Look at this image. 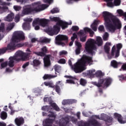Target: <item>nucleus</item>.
<instances>
[{
    "instance_id": "nucleus-40",
    "label": "nucleus",
    "mask_w": 126,
    "mask_h": 126,
    "mask_svg": "<svg viewBox=\"0 0 126 126\" xmlns=\"http://www.w3.org/2000/svg\"><path fill=\"white\" fill-rule=\"evenodd\" d=\"M61 68H62V67L59 65H55L54 66V69L56 72H58V73H60V72L61 71Z\"/></svg>"
},
{
    "instance_id": "nucleus-16",
    "label": "nucleus",
    "mask_w": 126,
    "mask_h": 126,
    "mask_svg": "<svg viewBox=\"0 0 126 126\" xmlns=\"http://www.w3.org/2000/svg\"><path fill=\"white\" fill-rule=\"evenodd\" d=\"M56 25L59 27H62V29L63 30L65 29V28H67L68 24L66 22H63V21H60L57 23Z\"/></svg>"
},
{
    "instance_id": "nucleus-8",
    "label": "nucleus",
    "mask_w": 126,
    "mask_h": 126,
    "mask_svg": "<svg viewBox=\"0 0 126 126\" xmlns=\"http://www.w3.org/2000/svg\"><path fill=\"white\" fill-rule=\"evenodd\" d=\"M23 55H24V53L19 50L16 52L15 56L10 57L9 58L8 63V66L9 67H13V66H14V63H19V62L21 61V59L18 58V57L22 58Z\"/></svg>"
},
{
    "instance_id": "nucleus-48",
    "label": "nucleus",
    "mask_w": 126,
    "mask_h": 126,
    "mask_svg": "<svg viewBox=\"0 0 126 126\" xmlns=\"http://www.w3.org/2000/svg\"><path fill=\"white\" fill-rule=\"evenodd\" d=\"M109 38V33L108 32H105L103 36V41H108V38Z\"/></svg>"
},
{
    "instance_id": "nucleus-34",
    "label": "nucleus",
    "mask_w": 126,
    "mask_h": 126,
    "mask_svg": "<svg viewBox=\"0 0 126 126\" xmlns=\"http://www.w3.org/2000/svg\"><path fill=\"white\" fill-rule=\"evenodd\" d=\"M44 85H45V86H49V87H50L51 88H55V86L52 82H45L44 83Z\"/></svg>"
},
{
    "instance_id": "nucleus-14",
    "label": "nucleus",
    "mask_w": 126,
    "mask_h": 126,
    "mask_svg": "<svg viewBox=\"0 0 126 126\" xmlns=\"http://www.w3.org/2000/svg\"><path fill=\"white\" fill-rule=\"evenodd\" d=\"M114 118L117 119L120 124H126V116L123 119V117L121 114L118 113H115L114 114Z\"/></svg>"
},
{
    "instance_id": "nucleus-38",
    "label": "nucleus",
    "mask_w": 126,
    "mask_h": 126,
    "mask_svg": "<svg viewBox=\"0 0 126 126\" xmlns=\"http://www.w3.org/2000/svg\"><path fill=\"white\" fill-rule=\"evenodd\" d=\"M44 102H49V104L51 105L53 103V100H52L51 97H45L44 98Z\"/></svg>"
},
{
    "instance_id": "nucleus-15",
    "label": "nucleus",
    "mask_w": 126,
    "mask_h": 126,
    "mask_svg": "<svg viewBox=\"0 0 126 126\" xmlns=\"http://www.w3.org/2000/svg\"><path fill=\"white\" fill-rule=\"evenodd\" d=\"M25 123V120L23 117H17L15 119V124L17 126H22Z\"/></svg>"
},
{
    "instance_id": "nucleus-57",
    "label": "nucleus",
    "mask_w": 126,
    "mask_h": 126,
    "mask_svg": "<svg viewBox=\"0 0 126 126\" xmlns=\"http://www.w3.org/2000/svg\"><path fill=\"white\" fill-rule=\"evenodd\" d=\"M81 51V48L77 47L75 50L76 55H79Z\"/></svg>"
},
{
    "instance_id": "nucleus-24",
    "label": "nucleus",
    "mask_w": 126,
    "mask_h": 126,
    "mask_svg": "<svg viewBox=\"0 0 126 126\" xmlns=\"http://www.w3.org/2000/svg\"><path fill=\"white\" fill-rule=\"evenodd\" d=\"M119 64H122V63L120 62H117L116 60H112L111 62V65L112 67H114V68H118Z\"/></svg>"
},
{
    "instance_id": "nucleus-56",
    "label": "nucleus",
    "mask_w": 126,
    "mask_h": 126,
    "mask_svg": "<svg viewBox=\"0 0 126 126\" xmlns=\"http://www.w3.org/2000/svg\"><path fill=\"white\" fill-rule=\"evenodd\" d=\"M50 41L48 38H44L41 40V43H50Z\"/></svg>"
},
{
    "instance_id": "nucleus-21",
    "label": "nucleus",
    "mask_w": 126,
    "mask_h": 126,
    "mask_svg": "<svg viewBox=\"0 0 126 126\" xmlns=\"http://www.w3.org/2000/svg\"><path fill=\"white\" fill-rule=\"evenodd\" d=\"M32 21H33V19H32L31 18L26 19L25 20V21L26 23H24L23 24V28H27V26H28V27H30V24L29 23L32 22Z\"/></svg>"
},
{
    "instance_id": "nucleus-49",
    "label": "nucleus",
    "mask_w": 126,
    "mask_h": 126,
    "mask_svg": "<svg viewBox=\"0 0 126 126\" xmlns=\"http://www.w3.org/2000/svg\"><path fill=\"white\" fill-rule=\"evenodd\" d=\"M117 51H121V49L123 48V44L122 43H118L116 45Z\"/></svg>"
},
{
    "instance_id": "nucleus-10",
    "label": "nucleus",
    "mask_w": 126,
    "mask_h": 126,
    "mask_svg": "<svg viewBox=\"0 0 126 126\" xmlns=\"http://www.w3.org/2000/svg\"><path fill=\"white\" fill-rule=\"evenodd\" d=\"M94 118L95 119H97L98 120H101V121H104L105 122V124H107L108 123L109 124H111L113 123V117L108 116L107 114H101L100 115V117L99 115H95Z\"/></svg>"
},
{
    "instance_id": "nucleus-52",
    "label": "nucleus",
    "mask_w": 126,
    "mask_h": 126,
    "mask_svg": "<svg viewBox=\"0 0 126 126\" xmlns=\"http://www.w3.org/2000/svg\"><path fill=\"white\" fill-rule=\"evenodd\" d=\"M15 22L17 23V22H19L20 21V16L19 15H17L15 16Z\"/></svg>"
},
{
    "instance_id": "nucleus-45",
    "label": "nucleus",
    "mask_w": 126,
    "mask_h": 126,
    "mask_svg": "<svg viewBox=\"0 0 126 126\" xmlns=\"http://www.w3.org/2000/svg\"><path fill=\"white\" fill-rule=\"evenodd\" d=\"M59 12H60V10L58 8H54L51 10V13H52V14H54V13H58Z\"/></svg>"
},
{
    "instance_id": "nucleus-55",
    "label": "nucleus",
    "mask_w": 126,
    "mask_h": 126,
    "mask_svg": "<svg viewBox=\"0 0 126 126\" xmlns=\"http://www.w3.org/2000/svg\"><path fill=\"white\" fill-rule=\"evenodd\" d=\"M117 12L120 16H123L124 14H125V12H124V11H123L121 9H118L117 10Z\"/></svg>"
},
{
    "instance_id": "nucleus-59",
    "label": "nucleus",
    "mask_w": 126,
    "mask_h": 126,
    "mask_svg": "<svg viewBox=\"0 0 126 126\" xmlns=\"http://www.w3.org/2000/svg\"><path fill=\"white\" fill-rule=\"evenodd\" d=\"M91 27L92 28V29L94 31V32H96L97 31V26H94V25H91Z\"/></svg>"
},
{
    "instance_id": "nucleus-3",
    "label": "nucleus",
    "mask_w": 126,
    "mask_h": 126,
    "mask_svg": "<svg viewBox=\"0 0 126 126\" xmlns=\"http://www.w3.org/2000/svg\"><path fill=\"white\" fill-rule=\"evenodd\" d=\"M48 7V4H40L39 2H35L31 4L24 6L23 8L22 14L23 15H28L32 14V13H38V12L46 9Z\"/></svg>"
},
{
    "instance_id": "nucleus-22",
    "label": "nucleus",
    "mask_w": 126,
    "mask_h": 126,
    "mask_svg": "<svg viewBox=\"0 0 126 126\" xmlns=\"http://www.w3.org/2000/svg\"><path fill=\"white\" fill-rule=\"evenodd\" d=\"M42 116H43V117L47 116L48 118H53V119L57 118V115H56L54 112H49V113L48 112H42Z\"/></svg>"
},
{
    "instance_id": "nucleus-29",
    "label": "nucleus",
    "mask_w": 126,
    "mask_h": 126,
    "mask_svg": "<svg viewBox=\"0 0 126 126\" xmlns=\"http://www.w3.org/2000/svg\"><path fill=\"white\" fill-rule=\"evenodd\" d=\"M57 76H58L45 74L44 75V76L43 77V78L44 80H46L47 79H52V78H55V77H57Z\"/></svg>"
},
{
    "instance_id": "nucleus-18",
    "label": "nucleus",
    "mask_w": 126,
    "mask_h": 126,
    "mask_svg": "<svg viewBox=\"0 0 126 126\" xmlns=\"http://www.w3.org/2000/svg\"><path fill=\"white\" fill-rule=\"evenodd\" d=\"M56 120V118H54V119H51L49 118H47L45 120V125L43 126H52L54 122Z\"/></svg>"
},
{
    "instance_id": "nucleus-32",
    "label": "nucleus",
    "mask_w": 126,
    "mask_h": 126,
    "mask_svg": "<svg viewBox=\"0 0 126 126\" xmlns=\"http://www.w3.org/2000/svg\"><path fill=\"white\" fill-rule=\"evenodd\" d=\"M8 63H9V62L5 61L4 62L1 63L0 64V69H2L3 68H5V67H6L7 65H8Z\"/></svg>"
},
{
    "instance_id": "nucleus-13",
    "label": "nucleus",
    "mask_w": 126,
    "mask_h": 126,
    "mask_svg": "<svg viewBox=\"0 0 126 126\" xmlns=\"http://www.w3.org/2000/svg\"><path fill=\"white\" fill-rule=\"evenodd\" d=\"M64 77L70 79L66 80V83H69L70 84H75V82H77L79 80L76 76L73 77L72 76L65 75Z\"/></svg>"
},
{
    "instance_id": "nucleus-51",
    "label": "nucleus",
    "mask_w": 126,
    "mask_h": 126,
    "mask_svg": "<svg viewBox=\"0 0 126 126\" xmlns=\"http://www.w3.org/2000/svg\"><path fill=\"white\" fill-rule=\"evenodd\" d=\"M4 31V23H2L0 25V32H3Z\"/></svg>"
},
{
    "instance_id": "nucleus-5",
    "label": "nucleus",
    "mask_w": 126,
    "mask_h": 126,
    "mask_svg": "<svg viewBox=\"0 0 126 126\" xmlns=\"http://www.w3.org/2000/svg\"><path fill=\"white\" fill-rule=\"evenodd\" d=\"M41 51L42 52H33V54H35V55H36V56H38L39 57H44L43 59L44 66L46 67H48V66H50L51 65V60H50V59H51L52 55H46V54L48 53V48H47V47L46 46H43L41 48Z\"/></svg>"
},
{
    "instance_id": "nucleus-23",
    "label": "nucleus",
    "mask_w": 126,
    "mask_h": 126,
    "mask_svg": "<svg viewBox=\"0 0 126 126\" xmlns=\"http://www.w3.org/2000/svg\"><path fill=\"white\" fill-rule=\"evenodd\" d=\"M10 45H7V47H5L1 49H0V55H2L6 52V51H8V50H12L11 48L10 47Z\"/></svg>"
},
{
    "instance_id": "nucleus-63",
    "label": "nucleus",
    "mask_w": 126,
    "mask_h": 126,
    "mask_svg": "<svg viewBox=\"0 0 126 126\" xmlns=\"http://www.w3.org/2000/svg\"><path fill=\"white\" fill-rule=\"evenodd\" d=\"M99 21L98 20H94V23L92 24L93 25H94L95 26H98V25L99 24Z\"/></svg>"
},
{
    "instance_id": "nucleus-4",
    "label": "nucleus",
    "mask_w": 126,
    "mask_h": 126,
    "mask_svg": "<svg viewBox=\"0 0 126 126\" xmlns=\"http://www.w3.org/2000/svg\"><path fill=\"white\" fill-rule=\"evenodd\" d=\"M95 44L97 45L98 47H101V46L103 45V40L102 39V37L97 36L96 40L91 38L88 40L86 43L85 50L88 54L94 55L95 53L94 51L97 50Z\"/></svg>"
},
{
    "instance_id": "nucleus-44",
    "label": "nucleus",
    "mask_w": 126,
    "mask_h": 126,
    "mask_svg": "<svg viewBox=\"0 0 126 126\" xmlns=\"http://www.w3.org/2000/svg\"><path fill=\"white\" fill-rule=\"evenodd\" d=\"M41 22V19H39V18L36 19L34 21L32 22V25L33 26H35V25H37L38 23H40Z\"/></svg>"
},
{
    "instance_id": "nucleus-50",
    "label": "nucleus",
    "mask_w": 126,
    "mask_h": 126,
    "mask_svg": "<svg viewBox=\"0 0 126 126\" xmlns=\"http://www.w3.org/2000/svg\"><path fill=\"white\" fill-rule=\"evenodd\" d=\"M114 4L115 6H118L121 4V0H114Z\"/></svg>"
},
{
    "instance_id": "nucleus-60",
    "label": "nucleus",
    "mask_w": 126,
    "mask_h": 126,
    "mask_svg": "<svg viewBox=\"0 0 126 126\" xmlns=\"http://www.w3.org/2000/svg\"><path fill=\"white\" fill-rule=\"evenodd\" d=\"M107 5L109 7H113V6H114V3L112 2L108 1L107 3Z\"/></svg>"
},
{
    "instance_id": "nucleus-7",
    "label": "nucleus",
    "mask_w": 126,
    "mask_h": 126,
    "mask_svg": "<svg viewBox=\"0 0 126 126\" xmlns=\"http://www.w3.org/2000/svg\"><path fill=\"white\" fill-rule=\"evenodd\" d=\"M112 83V79L105 78L100 79L98 80V82H94L93 84L98 88V92L99 93H103V89L102 88H105V87H109L111 85ZM102 87V88H101Z\"/></svg>"
},
{
    "instance_id": "nucleus-2",
    "label": "nucleus",
    "mask_w": 126,
    "mask_h": 126,
    "mask_svg": "<svg viewBox=\"0 0 126 126\" xmlns=\"http://www.w3.org/2000/svg\"><path fill=\"white\" fill-rule=\"evenodd\" d=\"M92 63H93L92 57L85 55H83L81 60L74 64V66L72 65L71 60L69 59L68 60L69 65L73 69L75 73H80L82 72L83 70H85L86 69L84 65H85L86 63L92 64Z\"/></svg>"
},
{
    "instance_id": "nucleus-62",
    "label": "nucleus",
    "mask_w": 126,
    "mask_h": 126,
    "mask_svg": "<svg viewBox=\"0 0 126 126\" xmlns=\"http://www.w3.org/2000/svg\"><path fill=\"white\" fill-rule=\"evenodd\" d=\"M67 52L66 51L63 50L60 52V56H63V55H66Z\"/></svg>"
},
{
    "instance_id": "nucleus-42",
    "label": "nucleus",
    "mask_w": 126,
    "mask_h": 126,
    "mask_svg": "<svg viewBox=\"0 0 126 126\" xmlns=\"http://www.w3.org/2000/svg\"><path fill=\"white\" fill-rule=\"evenodd\" d=\"M69 123L68 119H63L61 122L63 126H66Z\"/></svg>"
},
{
    "instance_id": "nucleus-31",
    "label": "nucleus",
    "mask_w": 126,
    "mask_h": 126,
    "mask_svg": "<svg viewBox=\"0 0 126 126\" xmlns=\"http://www.w3.org/2000/svg\"><path fill=\"white\" fill-rule=\"evenodd\" d=\"M32 64L33 66H38L41 64V61L39 60L34 59L32 62Z\"/></svg>"
},
{
    "instance_id": "nucleus-12",
    "label": "nucleus",
    "mask_w": 126,
    "mask_h": 126,
    "mask_svg": "<svg viewBox=\"0 0 126 126\" xmlns=\"http://www.w3.org/2000/svg\"><path fill=\"white\" fill-rule=\"evenodd\" d=\"M90 33V37H93L94 36V32L91 30V29L86 27L84 28V31L81 30L79 32V35H84V34H86L87 33Z\"/></svg>"
},
{
    "instance_id": "nucleus-26",
    "label": "nucleus",
    "mask_w": 126,
    "mask_h": 126,
    "mask_svg": "<svg viewBox=\"0 0 126 126\" xmlns=\"http://www.w3.org/2000/svg\"><path fill=\"white\" fill-rule=\"evenodd\" d=\"M110 46H111V43L106 42L104 46V50L106 54H109L110 52Z\"/></svg>"
},
{
    "instance_id": "nucleus-33",
    "label": "nucleus",
    "mask_w": 126,
    "mask_h": 126,
    "mask_svg": "<svg viewBox=\"0 0 126 126\" xmlns=\"http://www.w3.org/2000/svg\"><path fill=\"white\" fill-rule=\"evenodd\" d=\"M30 53H27L26 54L24 53V55H23V56H22V58H21V60H23V61H27V60H28V56H30Z\"/></svg>"
},
{
    "instance_id": "nucleus-36",
    "label": "nucleus",
    "mask_w": 126,
    "mask_h": 126,
    "mask_svg": "<svg viewBox=\"0 0 126 126\" xmlns=\"http://www.w3.org/2000/svg\"><path fill=\"white\" fill-rule=\"evenodd\" d=\"M80 84L82 86H85L87 84V81L83 78H81L80 80Z\"/></svg>"
},
{
    "instance_id": "nucleus-28",
    "label": "nucleus",
    "mask_w": 126,
    "mask_h": 126,
    "mask_svg": "<svg viewBox=\"0 0 126 126\" xmlns=\"http://www.w3.org/2000/svg\"><path fill=\"white\" fill-rule=\"evenodd\" d=\"M13 18H14V14L11 13L9 14L6 17V21L10 22L13 20Z\"/></svg>"
},
{
    "instance_id": "nucleus-43",
    "label": "nucleus",
    "mask_w": 126,
    "mask_h": 126,
    "mask_svg": "<svg viewBox=\"0 0 126 126\" xmlns=\"http://www.w3.org/2000/svg\"><path fill=\"white\" fill-rule=\"evenodd\" d=\"M55 91L60 95L61 94V88L58 85H56L55 86Z\"/></svg>"
},
{
    "instance_id": "nucleus-20",
    "label": "nucleus",
    "mask_w": 126,
    "mask_h": 126,
    "mask_svg": "<svg viewBox=\"0 0 126 126\" xmlns=\"http://www.w3.org/2000/svg\"><path fill=\"white\" fill-rule=\"evenodd\" d=\"M89 124H90V126H101V124H100V123H99V122H98L97 120L94 119H92L91 120H90L89 121Z\"/></svg>"
},
{
    "instance_id": "nucleus-25",
    "label": "nucleus",
    "mask_w": 126,
    "mask_h": 126,
    "mask_svg": "<svg viewBox=\"0 0 126 126\" xmlns=\"http://www.w3.org/2000/svg\"><path fill=\"white\" fill-rule=\"evenodd\" d=\"M95 69L89 70L87 71V72L85 73L86 76H90V77H93L95 74L94 73L95 72Z\"/></svg>"
},
{
    "instance_id": "nucleus-30",
    "label": "nucleus",
    "mask_w": 126,
    "mask_h": 126,
    "mask_svg": "<svg viewBox=\"0 0 126 126\" xmlns=\"http://www.w3.org/2000/svg\"><path fill=\"white\" fill-rule=\"evenodd\" d=\"M51 107L52 108V109H54V110H55V111H57V112H60V111H61V109H60V107H59V106H58V105H57V104H56V103H52L50 104Z\"/></svg>"
},
{
    "instance_id": "nucleus-9",
    "label": "nucleus",
    "mask_w": 126,
    "mask_h": 126,
    "mask_svg": "<svg viewBox=\"0 0 126 126\" xmlns=\"http://www.w3.org/2000/svg\"><path fill=\"white\" fill-rule=\"evenodd\" d=\"M55 43L56 45L64 47L68 43V37L65 35L59 34L56 37Z\"/></svg>"
},
{
    "instance_id": "nucleus-1",
    "label": "nucleus",
    "mask_w": 126,
    "mask_h": 126,
    "mask_svg": "<svg viewBox=\"0 0 126 126\" xmlns=\"http://www.w3.org/2000/svg\"><path fill=\"white\" fill-rule=\"evenodd\" d=\"M105 25L110 32L114 33L117 29L122 28V24H120V20L114 16L112 13L108 11H104L102 13Z\"/></svg>"
},
{
    "instance_id": "nucleus-47",
    "label": "nucleus",
    "mask_w": 126,
    "mask_h": 126,
    "mask_svg": "<svg viewBox=\"0 0 126 126\" xmlns=\"http://www.w3.org/2000/svg\"><path fill=\"white\" fill-rule=\"evenodd\" d=\"M95 75L96 77H101V76H102L103 73H102V71H98L95 73Z\"/></svg>"
},
{
    "instance_id": "nucleus-11",
    "label": "nucleus",
    "mask_w": 126,
    "mask_h": 126,
    "mask_svg": "<svg viewBox=\"0 0 126 126\" xmlns=\"http://www.w3.org/2000/svg\"><path fill=\"white\" fill-rule=\"evenodd\" d=\"M61 30V28L58 25H55L53 28H48L46 29V32L50 35V36H53V35H57L60 32Z\"/></svg>"
},
{
    "instance_id": "nucleus-19",
    "label": "nucleus",
    "mask_w": 126,
    "mask_h": 126,
    "mask_svg": "<svg viewBox=\"0 0 126 126\" xmlns=\"http://www.w3.org/2000/svg\"><path fill=\"white\" fill-rule=\"evenodd\" d=\"M76 100L74 99H64L62 101L63 105H71V104H73L75 103Z\"/></svg>"
},
{
    "instance_id": "nucleus-37",
    "label": "nucleus",
    "mask_w": 126,
    "mask_h": 126,
    "mask_svg": "<svg viewBox=\"0 0 126 126\" xmlns=\"http://www.w3.org/2000/svg\"><path fill=\"white\" fill-rule=\"evenodd\" d=\"M50 19L51 21H55V22H60V21H62V20L60 19V17H53V18L50 17Z\"/></svg>"
},
{
    "instance_id": "nucleus-27",
    "label": "nucleus",
    "mask_w": 126,
    "mask_h": 126,
    "mask_svg": "<svg viewBox=\"0 0 126 126\" xmlns=\"http://www.w3.org/2000/svg\"><path fill=\"white\" fill-rule=\"evenodd\" d=\"M49 23V20L46 19H41L40 24L43 27H45L48 25V23Z\"/></svg>"
},
{
    "instance_id": "nucleus-53",
    "label": "nucleus",
    "mask_w": 126,
    "mask_h": 126,
    "mask_svg": "<svg viewBox=\"0 0 126 126\" xmlns=\"http://www.w3.org/2000/svg\"><path fill=\"white\" fill-rule=\"evenodd\" d=\"M71 30L74 32H76L79 30V28L77 26H73L72 27Z\"/></svg>"
},
{
    "instance_id": "nucleus-39",
    "label": "nucleus",
    "mask_w": 126,
    "mask_h": 126,
    "mask_svg": "<svg viewBox=\"0 0 126 126\" xmlns=\"http://www.w3.org/2000/svg\"><path fill=\"white\" fill-rule=\"evenodd\" d=\"M118 78L120 81H124V80H126V74H122L119 75Z\"/></svg>"
},
{
    "instance_id": "nucleus-6",
    "label": "nucleus",
    "mask_w": 126,
    "mask_h": 126,
    "mask_svg": "<svg viewBox=\"0 0 126 126\" xmlns=\"http://www.w3.org/2000/svg\"><path fill=\"white\" fill-rule=\"evenodd\" d=\"M25 39V36H24V33H23V32H15L12 38V41L8 45H10V47L11 50H14L16 47V43H17L18 41L24 40Z\"/></svg>"
},
{
    "instance_id": "nucleus-35",
    "label": "nucleus",
    "mask_w": 126,
    "mask_h": 126,
    "mask_svg": "<svg viewBox=\"0 0 126 126\" xmlns=\"http://www.w3.org/2000/svg\"><path fill=\"white\" fill-rule=\"evenodd\" d=\"M0 118L2 120H6L7 118V113L4 111H2L0 114Z\"/></svg>"
},
{
    "instance_id": "nucleus-54",
    "label": "nucleus",
    "mask_w": 126,
    "mask_h": 126,
    "mask_svg": "<svg viewBox=\"0 0 126 126\" xmlns=\"http://www.w3.org/2000/svg\"><path fill=\"white\" fill-rule=\"evenodd\" d=\"M13 8L16 11H19L20 10H21V6L14 5L13 6Z\"/></svg>"
},
{
    "instance_id": "nucleus-46",
    "label": "nucleus",
    "mask_w": 126,
    "mask_h": 126,
    "mask_svg": "<svg viewBox=\"0 0 126 126\" xmlns=\"http://www.w3.org/2000/svg\"><path fill=\"white\" fill-rule=\"evenodd\" d=\"M66 63V61H65V59L63 58L60 59L58 61V63H61V64H64Z\"/></svg>"
},
{
    "instance_id": "nucleus-61",
    "label": "nucleus",
    "mask_w": 126,
    "mask_h": 126,
    "mask_svg": "<svg viewBox=\"0 0 126 126\" xmlns=\"http://www.w3.org/2000/svg\"><path fill=\"white\" fill-rule=\"evenodd\" d=\"M90 126V124H89V122L86 123H81L79 125V126Z\"/></svg>"
},
{
    "instance_id": "nucleus-41",
    "label": "nucleus",
    "mask_w": 126,
    "mask_h": 126,
    "mask_svg": "<svg viewBox=\"0 0 126 126\" xmlns=\"http://www.w3.org/2000/svg\"><path fill=\"white\" fill-rule=\"evenodd\" d=\"M14 23H10L9 24L8 26L6 28L7 31H10V30H12L14 27Z\"/></svg>"
},
{
    "instance_id": "nucleus-64",
    "label": "nucleus",
    "mask_w": 126,
    "mask_h": 126,
    "mask_svg": "<svg viewBox=\"0 0 126 126\" xmlns=\"http://www.w3.org/2000/svg\"><path fill=\"white\" fill-rule=\"evenodd\" d=\"M121 68L123 70H126V63H125L122 65Z\"/></svg>"
},
{
    "instance_id": "nucleus-58",
    "label": "nucleus",
    "mask_w": 126,
    "mask_h": 126,
    "mask_svg": "<svg viewBox=\"0 0 126 126\" xmlns=\"http://www.w3.org/2000/svg\"><path fill=\"white\" fill-rule=\"evenodd\" d=\"M116 52V47L113 46L112 48L111 56L114 57L115 56V52Z\"/></svg>"
},
{
    "instance_id": "nucleus-17",
    "label": "nucleus",
    "mask_w": 126,
    "mask_h": 126,
    "mask_svg": "<svg viewBox=\"0 0 126 126\" xmlns=\"http://www.w3.org/2000/svg\"><path fill=\"white\" fill-rule=\"evenodd\" d=\"M41 110L42 111H44V112H47V113H54V112H53V108L52 107V106L50 105H45V106H43L42 108H41Z\"/></svg>"
}]
</instances>
